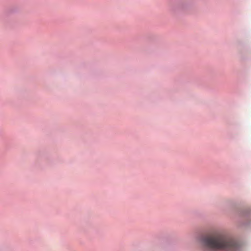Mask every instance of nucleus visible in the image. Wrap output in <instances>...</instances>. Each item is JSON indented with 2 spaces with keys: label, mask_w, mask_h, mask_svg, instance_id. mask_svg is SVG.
Returning <instances> with one entry per match:
<instances>
[{
  "label": "nucleus",
  "mask_w": 251,
  "mask_h": 251,
  "mask_svg": "<svg viewBox=\"0 0 251 251\" xmlns=\"http://www.w3.org/2000/svg\"><path fill=\"white\" fill-rule=\"evenodd\" d=\"M201 247L207 251H239L240 247L232 238L221 233H216L201 237Z\"/></svg>",
  "instance_id": "nucleus-1"
}]
</instances>
